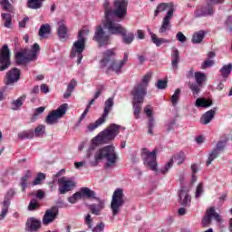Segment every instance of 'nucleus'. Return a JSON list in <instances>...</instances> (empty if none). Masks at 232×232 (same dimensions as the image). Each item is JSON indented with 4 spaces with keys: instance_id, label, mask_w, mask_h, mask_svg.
Instances as JSON below:
<instances>
[{
    "instance_id": "f257e3e1",
    "label": "nucleus",
    "mask_w": 232,
    "mask_h": 232,
    "mask_svg": "<svg viewBox=\"0 0 232 232\" xmlns=\"http://www.w3.org/2000/svg\"><path fill=\"white\" fill-rule=\"evenodd\" d=\"M121 130H124V128L115 123H111L106 130L94 137L88 149L87 159H92V157H94L95 162H99L100 160H106V169L115 168L119 160V154H117V150H115L113 144L104 146L99 150H97V146L111 142V140H113L115 137L121 133Z\"/></svg>"
},
{
    "instance_id": "f03ea898",
    "label": "nucleus",
    "mask_w": 232,
    "mask_h": 232,
    "mask_svg": "<svg viewBox=\"0 0 232 232\" xmlns=\"http://www.w3.org/2000/svg\"><path fill=\"white\" fill-rule=\"evenodd\" d=\"M151 72H147L141 82L138 83L131 92V95L133 96L132 108L135 119H139L140 115V110H142L144 97H146L148 93V84L151 80Z\"/></svg>"
},
{
    "instance_id": "7ed1b4c3",
    "label": "nucleus",
    "mask_w": 232,
    "mask_h": 232,
    "mask_svg": "<svg viewBox=\"0 0 232 232\" xmlns=\"http://www.w3.org/2000/svg\"><path fill=\"white\" fill-rule=\"evenodd\" d=\"M115 57V50L110 49L103 53V59L101 61V67L105 68L106 73L110 72H114L118 75L122 73V68L128 63L129 53H124L123 58L121 61H113Z\"/></svg>"
},
{
    "instance_id": "20e7f679",
    "label": "nucleus",
    "mask_w": 232,
    "mask_h": 232,
    "mask_svg": "<svg viewBox=\"0 0 232 232\" xmlns=\"http://www.w3.org/2000/svg\"><path fill=\"white\" fill-rule=\"evenodd\" d=\"M166 15L162 19L161 26L159 30L160 34H166L171 30V19H173V14L175 12V5L172 3H162L160 4L155 10L154 15L157 17L160 12H166Z\"/></svg>"
},
{
    "instance_id": "39448f33",
    "label": "nucleus",
    "mask_w": 232,
    "mask_h": 232,
    "mask_svg": "<svg viewBox=\"0 0 232 232\" xmlns=\"http://www.w3.org/2000/svg\"><path fill=\"white\" fill-rule=\"evenodd\" d=\"M89 32L88 29H82L78 34V40L72 44L71 57L72 59L77 57V64H81V61H82V52L86 48V39L84 36L88 35Z\"/></svg>"
},
{
    "instance_id": "423d86ee",
    "label": "nucleus",
    "mask_w": 232,
    "mask_h": 232,
    "mask_svg": "<svg viewBox=\"0 0 232 232\" xmlns=\"http://www.w3.org/2000/svg\"><path fill=\"white\" fill-rule=\"evenodd\" d=\"M110 2L105 0V15L111 14V17H117L118 19H124L125 15L128 14V0H114V9L108 7Z\"/></svg>"
},
{
    "instance_id": "0eeeda50",
    "label": "nucleus",
    "mask_w": 232,
    "mask_h": 232,
    "mask_svg": "<svg viewBox=\"0 0 232 232\" xmlns=\"http://www.w3.org/2000/svg\"><path fill=\"white\" fill-rule=\"evenodd\" d=\"M41 47L38 44H34L30 51H20L15 54L16 64H26L30 61H35L37 55H39V51Z\"/></svg>"
},
{
    "instance_id": "6e6552de",
    "label": "nucleus",
    "mask_w": 232,
    "mask_h": 232,
    "mask_svg": "<svg viewBox=\"0 0 232 232\" xmlns=\"http://www.w3.org/2000/svg\"><path fill=\"white\" fill-rule=\"evenodd\" d=\"M106 22L104 23L105 30H108L109 34L112 35H120L123 34L124 27L119 23L115 22V16H111V13L105 14Z\"/></svg>"
},
{
    "instance_id": "1a4fd4ad",
    "label": "nucleus",
    "mask_w": 232,
    "mask_h": 232,
    "mask_svg": "<svg viewBox=\"0 0 232 232\" xmlns=\"http://www.w3.org/2000/svg\"><path fill=\"white\" fill-rule=\"evenodd\" d=\"M68 110V105L63 103L60 105L56 110L52 111L46 117L45 122L47 124H57L59 122V119H63L66 114V111Z\"/></svg>"
},
{
    "instance_id": "9d476101",
    "label": "nucleus",
    "mask_w": 232,
    "mask_h": 232,
    "mask_svg": "<svg viewBox=\"0 0 232 232\" xmlns=\"http://www.w3.org/2000/svg\"><path fill=\"white\" fill-rule=\"evenodd\" d=\"M124 205V190L122 188H117L113 195L111 204L113 217L119 215L121 206Z\"/></svg>"
},
{
    "instance_id": "9b49d317",
    "label": "nucleus",
    "mask_w": 232,
    "mask_h": 232,
    "mask_svg": "<svg viewBox=\"0 0 232 232\" xmlns=\"http://www.w3.org/2000/svg\"><path fill=\"white\" fill-rule=\"evenodd\" d=\"M141 159L145 166H148L152 171H157V150L149 151L143 149L141 151Z\"/></svg>"
},
{
    "instance_id": "f8f14e48",
    "label": "nucleus",
    "mask_w": 232,
    "mask_h": 232,
    "mask_svg": "<svg viewBox=\"0 0 232 232\" xmlns=\"http://www.w3.org/2000/svg\"><path fill=\"white\" fill-rule=\"evenodd\" d=\"M59 188L58 191L60 195H66L68 191H72L75 188V181L72 179L66 177L60 178L58 179Z\"/></svg>"
},
{
    "instance_id": "ddd939ff",
    "label": "nucleus",
    "mask_w": 232,
    "mask_h": 232,
    "mask_svg": "<svg viewBox=\"0 0 232 232\" xmlns=\"http://www.w3.org/2000/svg\"><path fill=\"white\" fill-rule=\"evenodd\" d=\"M173 160H175V162L180 166V164H183V162L186 160V154L183 151L175 154L174 157L169 160V162L163 168L160 169V172L163 175H166V173L171 169L173 167Z\"/></svg>"
},
{
    "instance_id": "4468645a",
    "label": "nucleus",
    "mask_w": 232,
    "mask_h": 232,
    "mask_svg": "<svg viewBox=\"0 0 232 232\" xmlns=\"http://www.w3.org/2000/svg\"><path fill=\"white\" fill-rule=\"evenodd\" d=\"M93 41H97L100 46H106V44H110V35L104 33L102 26L98 25L95 30Z\"/></svg>"
},
{
    "instance_id": "2eb2a0df",
    "label": "nucleus",
    "mask_w": 232,
    "mask_h": 232,
    "mask_svg": "<svg viewBox=\"0 0 232 232\" xmlns=\"http://www.w3.org/2000/svg\"><path fill=\"white\" fill-rule=\"evenodd\" d=\"M10 66V49L8 45H4L0 52V72H5Z\"/></svg>"
},
{
    "instance_id": "dca6fc26",
    "label": "nucleus",
    "mask_w": 232,
    "mask_h": 232,
    "mask_svg": "<svg viewBox=\"0 0 232 232\" xmlns=\"http://www.w3.org/2000/svg\"><path fill=\"white\" fill-rule=\"evenodd\" d=\"M211 218H215L217 222H220L222 220L220 215L215 211V208H210L207 210V215L202 219V226L204 227H208V226L211 224Z\"/></svg>"
},
{
    "instance_id": "f3484780",
    "label": "nucleus",
    "mask_w": 232,
    "mask_h": 232,
    "mask_svg": "<svg viewBox=\"0 0 232 232\" xmlns=\"http://www.w3.org/2000/svg\"><path fill=\"white\" fill-rule=\"evenodd\" d=\"M57 215H59V208H57V207H53L52 208L47 209L43 218L44 224L45 226H47V224H52V222L57 218Z\"/></svg>"
},
{
    "instance_id": "a211bd4d",
    "label": "nucleus",
    "mask_w": 232,
    "mask_h": 232,
    "mask_svg": "<svg viewBox=\"0 0 232 232\" xmlns=\"http://www.w3.org/2000/svg\"><path fill=\"white\" fill-rule=\"evenodd\" d=\"M213 5L208 1L201 8L197 9L194 13L195 17H204L206 15H213Z\"/></svg>"
},
{
    "instance_id": "6ab92c4d",
    "label": "nucleus",
    "mask_w": 232,
    "mask_h": 232,
    "mask_svg": "<svg viewBox=\"0 0 232 232\" xmlns=\"http://www.w3.org/2000/svg\"><path fill=\"white\" fill-rule=\"evenodd\" d=\"M21 77V71L17 68L11 69L6 74V84H14L17 82Z\"/></svg>"
},
{
    "instance_id": "aec40b11",
    "label": "nucleus",
    "mask_w": 232,
    "mask_h": 232,
    "mask_svg": "<svg viewBox=\"0 0 232 232\" xmlns=\"http://www.w3.org/2000/svg\"><path fill=\"white\" fill-rule=\"evenodd\" d=\"M98 204L92 203L91 205H89V209L91 211V213H92V215H96L99 216L101 215V211H102L103 208H104V200L96 198Z\"/></svg>"
},
{
    "instance_id": "412c9836",
    "label": "nucleus",
    "mask_w": 232,
    "mask_h": 232,
    "mask_svg": "<svg viewBox=\"0 0 232 232\" xmlns=\"http://www.w3.org/2000/svg\"><path fill=\"white\" fill-rule=\"evenodd\" d=\"M179 201L181 206L184 208H188L189 204H191V196H189V193L188 190L181 188L179 191Z\"/></svg>"
},
{
    "instance_id": "4be33fe9",
    "label": "nucleus",
    "mask_w": 232,
    "mask_h": 232,
    "mask_svg": "<svg viewBox=\"0 0 232 232\" xmlns=\"http://www.w3.org/2000/svg\"><path fill=\"white\" fill-rule=\"evenodd\" d=\"M216 111L217 108H213L210 111L205 112L200 118L201 124H209V122H211L215 118Z\"/></svg>"
},
{
    "instance_id": "5701e85b",
    "label": "nucleus",
    "mask_w": 232,
    "mask_h": 232,
    "mask_svg": "<svg viewBox=\"0 0 232 232\" xmlns=\"http://www.w3.org/2000/svg\"><path fill=\"white\" fill-rule=\"evenodd\" d=\"M147 32H149V34L151 37V41L154 44H156V46H160L161 44H164L166 43H171L170 40L165 39V38H159L157 37V34H153L151 32L150 28H147Z\"/></svg>"
},
{
    "instance_id": "b1692460",
    "label": "nucleus",
    "mask_w": 232,
    "mask_h": 232,
    "mask_svg": "<svg viewBox=\"0 0 232 232\" xmlns=\"http://www.w3.org/2000/svg\"><path fill=\"white\" fill-rule=\"evenodd\" d=\"M113 98H109L105 102H104V109H103V113L101 117H102L105 121L108 119V115H110V111L113 110Z\"/></svg>"
},
{
    "instance_id": "393cba45",
    "label": "nucleus",
    "mask_w": 232,
    "mask_h": 232,
    "mask_svg": "<svg viewBox=\"0 0 232 232\" xmlns=\"http://www.w3.org/2000/svg\"><path fill=\"white\" fill-rule=\"evenodd\" d=\"M179 61H180V53H179V49L173 47L171 53V64L173 70L179 68Z\"/></svg>"
},
{
    "instance_id": "a878e982",
    "label": "nucleus",
    "mask_w": 232,
    "mask_h": 232,
    "mask_svg": "<svg viewBox=\"0 0 232 232\" xmlns=\"http://www.w3.org/2000/svg\"><path fill=\"white\" fill-rule=\"evenodd\" d=\"M104 122H106V120L101 116L95 122H92L87 125V131L90 133H92V131H95V130L100 126H102Z\"/></svg>"
},
{
    "instance_id": "bb28decb",
    "label": "nucleus",
    "mask_w": 232,
    "mask_h": 232,
    "mask_svg": "<svg viewBox=\"0 0 232 232\" xmlns=\"http://www.w3.org/2000/svg\"><path fill=\"white\" fill-rule=\"evenodd\" d=\"M27 226H28V231L34 232V231H37L39 227H41V221L34 218H31L27 221Z\"/></svg>"
},
{
    "instance_id": "cd10ccee",
    "label": "nucleus",
    "mask_w": 232,
    "mask_h": 232,
    "mask_svg": "<svg viewBox=\"0 0 232 232\" xmlns=\"http://www.w3.org/2000/svg\"><path fill=\"white\" fill-rule=\"evenodd\" d=\"M82 197H86V198H94V200H97V194L95 193V191L84 187L82 188L79 191Z\"/></svg>"
},
{
    "instance_id": "c85d7f7f",
    "label": "nucleus",
    "mask_w": 232,
    "mask_h": 232,
    "mask_svg": "<svg viewBox=\"0 0 232 232\" xmlns=\"http://www.w3.org/2000/svg\"><path fill=\"white\" fill-rule=\"evenodd\" d=\"M206 37V32L204 30H200L196 32L192 36V43L194 44H198L204 41V38Z\"/></svg>"
},
{
    "instance_id": "c756f323",
    "label": "nucleus",
    "mask_w": 232,
    "mask_h": 232,
    "mask_svg": "<svg viewBox=\"0 0 232 232\" xmlns=\"http://www.w3.org/2000/svg\"><path fill=\"white\" fill-rule=\"evenodd\" d=\"M211 104H213V102L206 98H198L195 103L197 108H209Z\"/></svg>"
},
{
    "instance_id": "7c9ffc66",
    "label": "nucleus",
    "mask_w": 232,
    "mask_h": 232,
    "mask_svg": "<svg viewBox=\"0 0 232 232\" xmlns=\"http://www.w3.org/2000/svg\"><path fill=\"white\" fill-rule=\"evenodd\" d=\"M120 35H122V42L124 44H131L133 39H135L133 33H126V29H123V33H120Z\"/></svg>"
},
{
    "instance_id": "2f4dec72",
    "label": "nucleus",
    "mask_w": 232,
    "mask_h": 232,
    "mask_svg": "<svg viewBox=\"0 0 232 232\" xmlns=\"http://www.w3.org/2000/svg\"><path fill=\"white\" fill-rule=\"evenodd\" d=\"M46 0H28L27 1V6L28 8H31L32 10H39V8H42L43 3Z\"/></svg>"
},
{
    "instance_id": "473e14b6",
    "label": "nucleus",
    "mask_w": 232,
    "mask_h": 232,
    "mask_svg": "<svg viewBox=\"0 0 232 232\" xmlns=\"http://www.w3.org/2000/svg\"><path fill=\"white\" fill-rule=\"evenodd\" d=\"M2 21H4L5 28H12V14L8 13L1 14Z\"/></svg>"
},
{
    "instance_id": "72a5a7b5",
    "label": "nucleus",
    "mask_w": 232,
    "mask_h": 232,
    "mask_svg": "<svg viewBox=\"0 0 232 232\" xmlns=\"http://www.w3.org/2000/svg\"><path fill=\"white\" fill-rule=\"evenodd\" d=\"M67 34H68V29L66 28V25H64V23L59 22L58 23V35H59L60 39H65Z\"/></svg>"
},
{
    "instance_id": "f704fd0d",
    "label": "nucleus",
    "mask_w": 232,
    "mask_h": 232,
    "mask_svg": "<svg viewBox=\"0 0 232 232\" xmlns=\"http://www.w3.org/2000/svg\"><path fill=\"white\" fill-rule=\"evenodd\" d=\"M32 177V170H26L24 176L21 178V187H22V191H25L26 189V184L28 182V179Z\"/></svg>"
},
{
    "instance_id": "c9c22d12",
    "label": "nucleus",
    "mask_w": 232,
    "mask_h": 232,
    "mask_svg": "<svg viewBox=\"0 0 232 232\" xmlns=\"http://www.w3.org/2000/svg\"><path fill=\"white\" fill-rule=\"evenodd\" d=\"M231 71H232V63H228L227 65H224L221 68L220 73L224 79H227V77L231 75Z\"/></svg>"
},
{
    "instance_id": "e433bc0d",
    "label": "nucleus",
    "mask_w": 232,
    "mask_h": 232,
    "mask_svg": "<svg viewBox=\"0 0 232 232\" xmlns=\"http://www.w3.org/2000/svg\"><path fill=\"white\" fill-rule=\"evenodd\" d=\"M8 208H10V199H5L3 202L2 212L0 214V220H4L8 214Z\"/></svg>"
},
{
    "instance_id": "4c0bfd02",
    "label": "nucleus",
    "mask_w": 232,
    "mask_h": 232,
    "mask_svg": "<svg viewBox=\"0 0 232 232\" xmlns=\"http://www.w3.org/2000/svg\"><path fill=\"white\" fill-rule=\"evenodd\" d=\"M35 137V134L34 132V130H24L18 134V138L24 140V139H34Z\"/></svg>"
},
{
    "instance_id": "58836bf2",
    "label": "nucleus",
    "mask_w": 232,
    "mask_h": 232,
    "mask_svg": "<svg viewBox=\"0 0 232 232\" xmlns=\"http://www.w3.org/2000/svg\"><path fill=\"white\" fill-rule=\"evenodd\" d=\"M43 180H46V174L39 172L33 181V186H39L43 184Z\"/></svg>"
},
{
    "instance_id": "ea45409f",
    "label": "nucleus",
    "mask_w": 232,
    "mask_h": 232,
    "mask_svg": "<svg viewBox=\"0 0 232 232\" xmlns=\"http://www.w3.org/2000/svg\"><path fill=\"white\" fill-rule=\"evenodd\" d=\"M194 77H195L196 82H197V84H198V86L203 84L204 82L206 81V73H204L202 72H195Z\"/></svg>"
},
{
    "instance_id": "a19ab883",
    "label": "nucleus",
    "mask_w": 232,
    "mask_h": 232,
    "mask_svg": "<svg viewBox=\"0 0 232 232\" xmlns=\"http://www.w3.org/2000/svg\"><path fill=\"white\" fill-rule=\"evenodd\" d=\"M24 96L19 97L16 101H13L11 103L12 110H19L21 106H23V102H24Z\"/></svg>"
},
{
    "instance_id": "79ce46f5",
    "label": "nucleus",
    "mask_w": 232,
    "mask_h": 232,
    "mask_svg": "<svg viewBox=\"0 0 232 232\" xmlns=\"http://www.w3.org/2000/svg\"><path fill=\"white\" fill-rule=\"evenodd\" d=\"M180 99V89H177L174 92V94L170 97V102L172 106H177L179 104V101Z\"/></svg>"
},
{
    "instance_id": "37998d69",
    "label": "nucleus",
    "mask_w": 232,
    "mask_h": 232,
    "mask_svg": "<svg viewBox=\"0 0 232 232\" xmlns=\"http://www.w3.org/2000/svg\"><path fill=\"white\" fill-rule=\"evenodd\" d=\"M38 34L40 37H44L45 35H48V34H50V24H42Z\"/></svg>"
},
{
    "instance_id": "c03bdc74",
    "label": "nucleus",
    "mask_w": 232,
    "mask_h": 232,
    "mask_svg": "<svg viewBox=\"0 0 232 232\" xmlns=\"http://www.w3.org/2000/svg\"><path fill=\"white\" fill-rule=\"evenodd\" d=\"M46 131V127L44 125H39L34 129V137H43Z\"/></svg>"
},
{
    "instance_id": "a18cd8bd",
    "label": "nucleus",
    "mask_w": 232,
    "mask_h": 232,
    "mask_svg": "<svg viewBox=\"0 0 232 232\" xmlns=\"http://www.w3.org/2000/svg\"><path fill=\"white\" fill-rule=\"evenodd\" d=\"M189 89L191 90L195 98L198 97V94L200 93V87L198 83H189Z\"/></svg>"
},
{
    "instance_id": "49530a36",
    "label": "nucleus",
    "mask_w": 232,
    "mask_h": 232,
    "mask_svg": "<svg viewBox=\"0 0 232 232\" xmlns=\"http://www.w3.org/2000/svg\"><path fill=\"white\" fill-rule=\"evenodd\" d=\"M82 198V195H81L80 192H76L72 196L68 198V202L70 204H77V201L81 200Z\"/></svg>"
},
{
    "instance_id": "de8ad7c7",
    "label": "nucleus",
    "mask_w": 232,
    "mask_h": 232,
    "mask_svg": "<svg viewBox=\"0 0 232 232\" xmlns=\"http://www.w3.org/2000/svg\"><path fill=\"white\" fill-rule=\"evenodd\" d=\"M218 151L217 150H213L212 152L209 154L208 159L207 160V166H209L217 157H218Z\"/></svg>"
},
{
    "instance_id": "09e8293b",
    "label": "nucleus",
    "mask_w": 232,
    "mask_h": 232,
    "mask_svg": "<svg viewBox=\"0 0 232 232\" xmlns=\"http://www.w3.org/2000/svg\"><path fill=\"white\" fill-rule=\"evenodd\" d=\"M0 5L3 6V10L5 12H11L10 8H12V4L8 0H1Z\"/></svg>"
},
{
    "instance_id": "8fccbe9b",
    "label": "nucleus",
    "mask_w": 232,
    "mask_h": 232,
    "mask_svg": "<svg viewBox=\"0 0 232 232\" xmlns=\"http://www.w3.org/2000/svg\"><path fill=\"white\" fill-rule=\"evenodd\" d=\"M204 194V184L199 183L196 189V198H200L202 195Z\"/></svg>"
},
{
    "instance_id": "3c124183",
    "label": "nucleus",
    "mask_w": 232,
    "mask_h": 232,
    "mask_svg": "<svg viewBox=\"0 0 232 232\" xmlns=\"http://www.w3.org/2000/svg\"><path fill=\"white\" fill-rule=\"evenodd\" d=\"M37 208H39V201L37 199H32L28 206L29 211H34Z\"/></svg>"
},
{
    "instance_id": "603ef678",
    "label": "nucleus",
    "mask_w": 232,
    "mask_h": 232,
    "mask_svg": "<svg viewBox=\"0 0 232 232\" xmlns=\"http://www.w3.org/2000/svg\"><path fill=\"white\" fill-rule=\"evenodd\" d=\"M148 128L150 135H153V128H155V119L153 117L149 118Z\"/></svg>"
},
{
    "instance_id": "864d4df0",
    "label": "nucleus",
    "mask_w": 232,
    "mask_h": 232,
    "mask_svg": "<svg viewBox=\"0 0 232 232\" xmlns=\"http://www.w3.org/2000/svg\"><path fill=\"white\" fill-rule=\"evenodd\" d=\"M215 62L213 60L208 59L202 63L201 68L202 70H206L208 68H211V66H213Z\"/></svg>"
},
{
    "instance_id": "5fc2aeb1",
    "label": "nucleus",
    "mask_w": 232,
    "mask_h": 232,
    "mask_svg": "<svg viewBox=\"0 0 232 232\" xmlns=\"http://www.w3.org/2000/svg\"><path fill=\"white\" fill-rule=\"evenodd\" d=\"M191 171H192V182L197 181V172L198 171V164H193L191 165Z\"/></svg>"
},
{
    "instance_id": "6e6d98bb",
    "label": "nucleus",
    "mask_w": 232,
    "mask_h": 232,
    "mask_svg": "<svg viewBox=\"0 0 232 232\" xmlns=\"http://www.w3.org/2000/svg\"><path fill=\"white\" fill-rule=\"evenodd\" d=\"M84 221H85L86 226H88L89 228L93 227V218H92V215L87 214Z\"/></svg>"
},
{
    "instance_id": "4d7b16f0",
    "label": "nucleus",
    "mask_w": 232,
    "mask_h": 232,
    "mask_svg": "<svg viewBox=\"0 0 232 232\" xmlns=\"http://www.w3.org/2000/svg\"><path fill=\"white\" fill-rule=\"evenodd\" d=\"M167 86H168V82L164 80H159L158 82L156 83V87L159 90H164L165 88H167Z\"/></svg>"
},
{
    "instance_id": "13d9d810",
    "label": "nucleus",
    "mask_w": 232,
    "mask_h": 232,
    "mask_svg": "<svg viewBox=\"0 0 232 232\" xmlns=\"http://www.w3.org/2000/svg\"><path fill=\"white\" fill-rule=\"evenodd\" d=\"M104 223L101 222L96 225L95 227L92 228V232H102L104 231Z\"/></svg>"
},
{
    "instance_id": "bf43d9fd",
    "label": "nucleus",
    "mask_w": 232,
    "mask_h": 232,
    "mask_svg": "<svg viewBox=\"0 0 232 232\" xmlns=\"http://www.w3.org/2000/svg\"><path fill=\"white\" fill-rule=\"evenodd\" d=\"M176 39H178V41H179V43H186V41H187L186 35H184V34L182 32H179L176 34Z\"/></svg>"
},
{
    "instance_id": "052dcab7",
    "label": "nucleus",
    "mask_w": 232,
    "mask_h": 232,
    "mask_svg": "<svg viewBox=\"0 0 232 232\" xmlns=\"http://www.w3.org/2000/svg\"><path fill=\"white\" fill-rule=\"evenodd\" d=\"M176 122H177V121H175V119L169 120V121L167 122V124H166V126H167V130H168V131H171V130H173V126H175Z\"/></svg>"
},
{
    "instance_id": "680f3d73",
    "label": "nucleus",
    "mask_w": 232,
    "mask_h": 232,
    "mask_svg": "<svg viewBox=\"0 0 232 232\" xmlns=\"http://www.w3.org/2000/svg\"><path fill=\"white\" fill-rule=\"evenodd\" d=\"M14 195H15V190H14V188H10L5 197V200H9L10 202V198H12Z\"/></svg>"
},
{
    "instance_id": "e2e57ef3",
    "label": "nucleus",
    "mask_w": 232,
    "mask_h": 232,
    "mask_svg": "<svg viewBox=\"0 0 232 232\" xmlns=\"http://www.w3.org/2000/svg\"><path fill=\"white\" fill-rule=\"evenodd\" d=\"M226 148V141H218L216 148L214 150H217L218 153L222 151V149Z\"/></svg>"
},
{
    "instance_id": "0e129e2a",
    "label": "nucleus",
    "mask_w": 232,
    "mask_h": 232,
    "mask_svg": "<svg viewBox=\"0 0 232 232\" xmlns=\"http://www.w3.org/2000/svg\"><path fill=\"white\" fill-rule=\"evenodd\" d=\"M75 86H77V81H75V79H72L69 82V84L67 86V89L71 90L72 92H73V90H75Z\"/></svg>"
},
{
    "instance_id": "69168bd1",
    "label": "nucleus",
    "mask_w": 232,
    "mask_h": 232,
    "mask_svg": "<svg viewBox=\"0 0 232 232\" xmlns=\"http://www.w3.org/2000/svg\"><path fill=\"white\" fill-rule=\"evenodd\" d=\"M144 111L149 119H151V117H153V112L151 111V107L150 105L145 107Z\"/></svg>"
},
{
    "instance_id": "338daca9",
    "label": "nucleus",
    "mask_w": 232,
    "mask_h": 232,
    "mask_svg": "<svg viewBox=\"0 0 232 232\" xmlns=\"http://www.w3.org/2000/svg\"><path fill=\"white\" fill-rule=\"evenodd\" d=\"M40 90L43 92V93H48V92H50V88L45 83H43L40 86Z\"/></svg>"
},
{
    "instance_id": "774afa93",
    "label": "nucleus",
    "mask_w": 232,
    "mask_h": 232,
    "mask_svg": "<svg viewBox=\"0 0 232 232\" xmlns=\"http://www.w3.org/2000/svg\"><path fill=\"white\" fill-rule=\"evenodd\" d=\"M226 23L229 32H232V16H228Z\"/></svg>"
}]
</instances>
